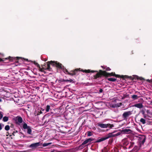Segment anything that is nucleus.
I'll use <instances>...</instances> for the list:
<instances>
[{"mask_svg":"<svg viewBox=\"0 0 152 152\" xmlns=\"http://www.w3.org/2000/svg\"><path fill=\"white\" fill-rule=\"evenodd\" d=\"M115 75V72H112L110 73L107 72L105 71H103L102 70H99L98 72L96 73V74L94 75V79H96L98 78H101L102 77H104L105 78L112 76Z\"/></svg>","mask_w":152,"mask_h":152,"instance_id":"nucleus-1","label":"nucleus"},{"mask_svg":"<svg viewBox=\"0 0 152 152\" xmlns=\"http://www.w3.org/2000/svg\"><path fill=\"white\" fill-rule=\"evenodd\" d=\"M8 59L9 60V61L10 62L15 61V62H18V61H19L20 59H21L22 61L24 60H26V61H28V59H25L22 57H12L9 56L8 57L3 58H0V62L1 61H4Z\"/></svg>","mask_w":152,"mask_h":152,"instance_id":"nucleus-2","label":"nucleus"},{"mask_svg":"<svg viewBox=\"0 0 152 152\" xmlns=\"http://www.w3.org/2000/svg\"><path fill=\"white\" fill-rule=\"evenodd\" d=\"M53 112L52 111V110L50 108V107L48 105V118H49V120H48V129H50V128H49V127L51 128L53 126V125H54L53 124L54 120L52 118V116L53 115H52L51 116L49 117L51 115H49V114L51 113L52 114H53Z\"/></svg>","mask_w":152,"mask_h":152,"instance_id":"nucleus-3","label":"nucleus"},{"mask_svg":"<svg viewBox=\"0 0 152 152\" xmlns=\"http://www.w3.org/2000/svg\"><path fill=\"white\" fill-rule=\"evenodd\" d=\"M113 133H109L108 134H107L104 137H102L99 139H98L95 142H100L110 138L114 137L115 136H117L120 134V133H118L115 134H113Z\"/></svg>","mask_w":152,"mask_h":152,"instance_id":"nucleus-4","label":"nucleus"},{"mask_svg":"<svg viewBox=\"0 0 152 152\" xmlns=\"http://www.w3.org/2000/svg\"><path fill=\"white\" fill-rule=\"evenodd\" d=\"M98 126L102 128H112L114 127V125L109 123L104 124L102 123H98Z\"/></svg>","mask_w":152,"mask_h":152,"instance_id":"nucleus-5","label":"nucleus"},{"mask_svg":"<svg viewBox=\"0 0 152 152\" xmlns=\"http://www.w3.org/2000/svg\"><path fill=\"white\" fill-rule=\"evenodd\" d=\"M132 114V111H128L122 114V117L124 120H127L128 118Z\"/></svg>","mask_w":152,"mask_h":152,"instance_id":"nucleus-6","label":"nucleus"},{"mask_svg":"<svg viewBox=\"0 0 152 152\" xmlns=\"http://www.w3.org/2000/svg\"><path fill=\"white\" fill-rule=\"evenodd\" d=\"M94 140V139L92 138H89L86 139L82 143L81 145L79 146V148H84V145H86L88 142H90L92 141H93Z\"/></svg>","mask_w":152,"mask_h":152,"instance_id":"nucleus-7","label":"nucleus"},{"mask_svg":"<svg viewBox=\"0 0 152 152\" xmlns=\"http://www.w3.org/2000/svg\"><path fill=\"white\" fill-rule=\"evenodd\" d=\"M56 62V61H48V70L50 71L51 69L50 67V65L53 67H55Z\"/></svg>","mask_w":152,"mask_h":152,"instance_id":"nucleus-8","label":"nucleus"},{"mask_svg":"<svg viewBox=\"0 0 152 152\" xmlns=\"http://www.w3.org/2000/svg\"><path fill=\"white\" fill-rule=\"evenodd\" d=\"M33 62L34 64L39 68V69L40 71L42 72H44L45 73H46L45 70L48 69V67L46 69H44V68L42 66V68L40 67L39 64L38 63H37L36 61H34Z\"/></svg>","mask_w":152,"mask_h":152,"instance_id":"nucleus-9","label":"nucleus"},{"mask_svg":"<svg viewBox=\"0 0 152 152\" xmlns=\"http://www.w3.org/2000/svg\"><path fill=\"white\" fill-rule=\"evenodd\" d=\"M14 120L17 124L21 123L23 122V119L20 116H17L14 118Z\"/></svg>","mask_w":152,"mask_h":152,"instance_id":"nucleus-10","label":"nucleus"},{"mask_svg":"<svg viewBox=\"0 0 152 152\" xmlns=\"http://www.w3.org/2000/svg\"><path fill=\"white\" fill-rule=\"evenodd\" d=\"M41 143L39 142H37L35 143H32L31 144L29 147L31 148H34L40 146Z\"/></svg>","mask_w":152,"mask_h":152,"instance_id":"nucleus-11","label":"nucleus"},{"mask_svg":"<svg viewBox=\"0 0 152 152\" xmlns=\"http://www.w3.org/2000/svg\"><path fill=\"white\" fill-rule=\"evenodd\" d=\"M78 71V69H75L73 71H71L70 72H69L68 74L72 76L75 75L76 74Z\"/></svg>","mask_w":152,"mask_h":152,"instance_id":"nucleus-12","label":"nucleus"},{"mask_svg":"<svg viewBox=\"0 0 152 152\" xmlns=\"http://www.w3.org/2000/svg\"><path fill=\"white\" fill-rule=\"evenodd\" d=\"M81 71L83 72H85L86 73H89L90 72H92V73H94L95 72H96L97 73V72H98L99 71H95V70H91L90 69H85V70H82Z\"/></svg>","mask_w":152,"mask_h":152,"instance_id":"nucleus-13","label":"nucleus"},{"mask_svg":"<svg viewBox=\"0 0 152 152\" xmlns=\"http://www.w3.org/2000/svg\"><path fill=\"white\" fill-rule=\"evenodd\" d=\"M53 76L54 75H52L51 73H49L48 75V79H49V81H52L56 79L55 77Z\"/></svg>","mask_w":152,"mask_h":152,"instance_id":"nucleus-14","label":"nucleus"},{"mask_svg":"<svg viewBox=\"0 0 152 152\" xmlns=\"http://www.w3.org/2000/svg\"><path fill=\"white\" fill-rule=\"evenodd\" d=\"M55 67L57 68V69H62V67H64L63 66H62V64L59 62H58L57 61L56 62Z\"/></svg>","mask_w":152,"mask_h":152,"instance_id":"nucleus-15","label":"nucleus"},{"mask_svg":"<svg viewBox=\"0 0 152 152\" xmlns=\"http://www.w3.org/2000/svg\"><path fill=\"white\" fill-rule=\"evenodd\" d=\"M133 106L140 109L142 108L143 107V106L142 103H139L135 104H134Z\"/></svg>","mask_w":152,"mask_h":152,"instance_id":"nucleus-16","label":"nucleus"},{"mask_svg":"<svg viewBox=\"0 0 152 152\" xmlns=\"http://www.w3.org/2000/svg\"><path fill=\"white\" fill-rule=\"evenodd\" d=\"M122 104L121 103H120L119 104H112L110 105V107L113 108H115L117 107H120Z\"/></svg>","mask_w":152,"mask_h":152,"instance_id":"nucleus-17","label":"nucleus"},{"mask_svg":"<svg viewBox=\"0 0 152 152\" xmlns=\"http://www.w3.org/2000/svg\"><path fill=\"white\" fill-rule=\"evenodd\" d=\"M146 112L147 113V116L150 118H152V112L148 110H147Z\"/></svg>","mask_w":152,"mask_h":152,"instance_id":"nucleus-18","label":"nucleus"},{"mask_svg":"<svg viewBox=\"0 0 152 152\" xmlns=\"http://www.w3.org/2000/svg\"><path fill=\"white\" fill-rule=\"evenodd\" d=\"M115 76L116 77L118 78H126V77H128V76L126 75H116L115 74Z\"/></svg>","mask_w":152,"mask_h":152,"instance_id":"nucleus-19","label":"nucleus"},{"mask_svg":"<svg viewBox=\"0 0 152 152\" xmlns=\"http://www.w3.org/2000/svg\"><path fill=\"white\" fill-rule=\"evenodd\" d=\"M59 81L60 82H71L73 81V80L71 79H69V80H65L64 79H61L59 80Z\"/></svg>","mask_w":152,"mask_h":152,"instance_id":"nucleus-20","label":"nucleus"},{"mask_svg":"<svg viewBox=\"0 0 152 152\" xmlns=\"http://www.w3.org/2000/svg\"><path fill=\"white\" fill-rule=\"evenodd\" d=\"M122 131L125 133H127L130 132L132 131L129 129H123Z\"/></svg>","mask_w":152,"mask_h":152,"instance_id":"nucleus-21","label":"nucleus"},{"mask_svg":"<svg viewBox=\"0 0 152 152\" xmlns=\"http://www.w3.org/2000/svg\"><path fill=\"white\" fill-rule=\"evenodd\" d=\"M26 129H27V133L29 134H31L32 131L31 127L28 126Z\"/></svg>","mask_w":152,"mask_h":152,"instance_id":"nucleus-22","label":"nucleus"},{"mask_svg":"<svg viewBox=\"0 0 152 152\" xmlns=\"http://www.w3.org/2000/svg\"><path fill=\"white\" fill-rule=\"evenodd\" d=\"M116 78H107V80L109 81H112V82H115L116 80Z\"/></svg>","mask_w":152,"mask_h":152,"instance_id":"nucleus-23","label":"nucleus"},{"mask_svg":"<svg viewBox=\"0 0 152 152\" xmlns=\"http://www.w3.org/2000/svg\"><path fill=\"white\" fill-rule=\"evenodd\" d=\"M132 97L133 100H135L137 99L139 97L137 95H133L132 96Z\"/></svg>","mask_w":152,"mask_h":152,"instance_id":"nucleus-24","label":"nucleus"},{"mask_svg":"<svg viewBox=\"0 0 152 152\" xmlns=\"http://www.w3.org/2000/svg\"><path fill=\"white\" fill-rule=\"evenodd\" d=\"M135 77H136V78L137 80H145V79L144 78L142 77H138L137 76H136Z\"/></svg>","mask_w":152,"mask_h":152,"instance_id":"nucleus-25","label":"nucleus"},{"mask_svg":"<svg viewBox=\"0 0 152 152\" xmlns=\"http://www.w3.org/2000/svg\"><path fill=\"white\" fill-rule=\"evenodd\" d=\"M8 117L7 116H4L3 118V121L4 122H7L8 120Z\"/></svg>","mask_w":152,"mask_h":152,"instance_id":"nucleus-26","label":"nucleus"},{"mask_svg":"<svg viewBox=\"0 0 152 152\" xmlns=\"http://www.w3.org/2000/svg\"><path fill=\"white\" fill-rule=\"evenodd\" d=\"M140 121L143 124H145L146 123L145 120L143 118H141L140 120Z\"/></svg>","mask_w":152,"mask_h":152,"instance_id":"nucleus-27","label":"nucleus"},{"mask_svg":"<svg viewBox=\"0 0 152 152\" xmlns=\"http://www.w3.org/2000/svg\"><path fill=\"white\" fill-rule=\"evenodd\" d=\"M29 126H27V125L26 124V123H24L23 125V128L24 129H27L28 127Z\"/></svg>","mask_w":152,"mask_h":152,"instance_id":"nucleus-28","label":"nucleus"},{"mask_svg":"<svg viewBox=\"0 0 152 152\" xmlns=\"http://www.w3.org/2000/svg\"><path fill=\"white\" fill-rule=\"evenodd\" d=\"M18 132V131L17 130H15L12 133H10L11 134L10 135V136H11L12 135L14 136H15V134L16 133H17Z\"/></svg>","mask_w":152,"mask_h":152,"instance_id":"nucleus-29","label":"nucleus"},{"mask_svg":"<svg viewBox=\"0 0 152 152\" xmlns=\"http://www.w3.org/2000/svg\"><path fill=\"white\" fill-rule=\"evenodd\" d=\"M5 129L6 131H8L10 129V126L8 125L6 126L5 127Z\"/></svg>","mask_w":152,"mask_h":152,"instance_id":"nucleus-30","label":"nucleus"},{"mask_svg":"<svg viewBox=\"0 0 152 152\" xmlns=\"http://www.w3.org/2000/svg\"><path fill=\"white\" fill-rule=\"evenodd\" d=\"M134 143L133 142H130V146L129 147V148L130 149V148H131L132 147H133L134 145Z\"/></svg>","mask_w":152,"mask_h":152,"instance_id":"nucleus-31","label":"nucleus"},{"mask_svg":"<svg viewBox=\"0 0 152 152\" xmlns=\"http://www.w3.org/2000/svg\"><path fill=\"white\" fill-rule=\"evenodd\" d=\"M93 135L92 133L90 131L87 132V135L88 136H90Z\"/></svg>","mask_w":152,"mask_h":152,"instance_id":"nucleus-32","label":"nucleus"},{"mask_svg":"<svg viewBox=\"0 0 152 152\" xmlns=\"http://www.w3.org/2000/svg\"><path fill=\"white\" fill-rule=\"evenodd\" d=\"M3 115L2 113L1 112H0V120L3 117Z\"/></svg>","mask_w":152,"mask_h":152,"instance_id":"nucleus-33","label":"nucleus"},{"mask_svg":"<svg viewBox=\"0 0 152 152\" xmlns=\"http://www.w3.org/2000/svg\"><path fill=\"white\" fill-rule=\"evenodd\" d=\"M48 152H57V151L54 149H52L51 150H48Z\"/></svg>","mask_w":152,"mask_h":152,"instance_id":"nucleus-34","label":"nucleus"},{"mask_svg":"<svg viewBox=\"0 0 152 152\" xmlns=\"http://www.w3.org/2000/svg\"><path fill=\"white\" fill-rule=\"evenodd\" d=\"M64 72L66 74H68L69 72L66 69L64 70Z\"/></svg>","mask_w":152,"mask_h":152,"instance_id":"nucleus-35","label":"nucleus"},{"mask_svg":"<svg viewBox=\"0 0 152 152\" xmlns=\"http://www.w3.org/2000/svg\"><path fill=\"white\" fill-rule=\"evenodd\" d=\"M111 70V69H110L109 67H107L106 69H105V71H110Z\"/></svg>","mask_w":152,"mask_h":152,"instance_id":"nucleus-36","label":"nucleus"},{"mask_svg":"<svg viewBox=\"0 0 152 152\" xmlns=\"http://www.w3.org/2000/svg\"><path fill=\"white\" fill-rule=\"evenodd\" d=\"M103 90L102 88H99V93H101L103 92Z\"/></svg>","mask_w":152,"mask_h":152,"instance_id":"nucleus-37","label":"nucleus"},{"mask_svg":"<svg viewBox=\"0 0 152 152\" xmlns=\"http://www.w3.org/2000/svg\"><path fill=\"white\" fill-rule=\"evenodd\" d=\"M145 140H146V138H144V139L142 141V144H143L144 143V142H145Z\"/></svg>","mask_w":152,"mask_h":152,"instance_id":"nucleus-38","label":"nucleus"},{"mask_svg":"<svg viewBox=\"0 0 152 152\" xmlns=\"http://www.w3.org/2000/svg\"><path fill=\"white\" fill-rule=\"evenodd\" d=\"M20 133L23 136H21V137H23V138H24L25 137H26V136H25L23 133L22 132H20Z\"/></svg>","mask_w":152,"mask_h":152,"instance_id":"nucleus-39","label":"nucleus"},{"mask_svg":"<svg viewBox=\"0 0 152 152\" xmlns=\"http://www.w3.org/2000/svg\"><path fill=\"white\" fill-rule=\"evenodd\" d=\"M141 112L143 115L145 114V111L144 110H142L141 111Z\"/></svg>","mask_w":152,"mask_h":152,"instance_id":"nucleus-40","label":"nucleus"},{"mask_svg":"<svg viewBox=\"0 0 152 152\" xmlns=\"http://www.w3.org/2000/svg\"><path fill=\"white\" fill-rule=\"evenodd\" d=\"M43 146L44 147L48 146V143H45L43 144Z\"/></svg>","mask_w":152,"mask_h":152,"instance_id":"nucleus-41","label":"nucleus"},{"mask_svg":"<svg viewBox=\"0 0 152 152\" xmlns=\"http://www.w3.org/2000/svg\"><path fill=\"white\" fill-rule=\"evenodd\" d=\"M14 126V125L13 124H11V125L10 126V127L12 128H13Z\"/></svg>","mask_w":152,"mask_h":152,"instance_id":"nucleus-42","label":"nucleus"},{"mask_svg":"<svg viewBox=\"0 0 152 152\" xmlns=\"http://www.w3.org/2000/svg\"><path fill=\"white\" fill-rule=\"evenodd\" d=\"M51 144V143H50V142H48V149L50 148V147H49V146H50V145Z\"/></svg>","mask_w":152,"mask_h":152,"instance_id":"nucleus-43","label":"nucleus"},{"mask_svg":"<svg viewBox=\"0 0 152 152\" xmlns=\"http://www.w3.org/2000/svg\"><path fill=\"white\" fill-rule=\"evenodd\" d=\"M2 129V124L1 123H0V131Z\"/></svg>","mask_w":152,"mask_h":152,"instance_id":"nucleus-44","label":"nucleus"},{"mask_svg":"<svg viewBox=\"0 0 152 152\" xmlns=\"http://www.w3.org/2000/svg\"><path fill=\"white\" fill-rule=\"evenodd\" d=\"M143 115V117L145 118H146L147 116V115L145 114V115Z\"/></svg>","mask_w":152,"mask_h":152,"instance_id":"nucleus-45","label":"nucleus"},{"mask_svg":"<svg viewBox=\"0 0 152 152\" xmlns=\"http://www.w3.org/2000/svg\"><path fill=\"white\" fill-rule=\"evenodd\" d=\"M46 111L47 112L48 111V105H47L46 107Z\"/></svg>","mask_w":152,"mask_h":152,"instance_id":"nucleus-46","label":"nucleus"},{"mask_svg":"<svg viewBox=\"0 0 152 152\" xmlns=\"http://www.w3.org/2000/svg\"><path fill=\"white\" fill-rule=\"evenodd\" d=\"M146 81H147V82H151V80H149V79L147 80Z\"/></svg>","mask_w":152,"mask_h":152,"instance_id":"nucleus-47","label":"nucleus"},{"mask_svg":"<svg viewBox=\"0 0 152 152\" xmlns=\"http://www.w3.org/2000/svg\"><path fill=\"white\" fill-rule=\"evenodd\" d=\"M28 151H20V152H28Z\"/></svg>","mask_w":152,"mask_h":152,"instance_id":"nucleus-48","label":"nucleus"},{"mask_svg":"<svg viewBox=\"0 0 152 152\" xmlns=\"http://www.w3.org/2000/svg\"><path fill=\"white\" fill-rule=\"evenodd\" d=\"M137 146H135L133 149H137Z\"/></svg>","mask_w":152,"mask_h":152,"instance_id":"nucleus-49","label":"nucleus"},{"mask_svg":"<svg viewBox=\"0 0 152 152\" xmlns=\"http://www.w3.org/2000/svg\"><path fill=\"white\" fill-rule=\"evenodd\" d=\"M133 51H131V53H130L131 54H133Z\"/></svg>","mask_w":152,"mask_h":152,"instance_id":"nucleus-50","label":"nucleus"},{"mask_svg":"<svg viewBox=\"0 0 152 152\" xmlns=\"http://www.w3.org/2000/svg\"><path fill=\"white\" fill-rule=\"evenodd\" d=\"M101 67L104 69L105 68H104V67L103 66H102Z\"/></svg>","mask_w":152,"mask_h":152,"instance_id":"nucleus-51","label":"nucleus"},{"mask_svg":"<svg viewBox=\"0 0 152 152\" xmlns=\"http://www.w3.org/2000/svg\"><path fill=\"white\" fill-rule=\"evenodd\" d=\"M2 101V100L0 98V102H1Z\"/></svg>","mask_w":152,"mask_h":152,"instance_id":"nucleus-52","label":"nucleus"},{"mask_svg":"<svg viewBox=\"0 0 152 152\" xmlns=\"http://www.w3.org/2000/svg\"><path fill=\"white\" fill-rule=\"evenodd\" d=\"M52 146H53V147H54L55 145H52Z\"/></svg>","mask_w":152,"mask_h":152,"instance_id":"nucleus-53","label":"nucleus"},{"mask_svg":"<svg viewBox=\"0 0 152 152\" xmlns=\"http://www.w3.org/2000/svg\"><path fill=\"white\" fill-rule=\"evenodd\" d=\"M136 93H140V92H136Z\"/></svg>","mask_w":152,"mask_h":152,"instance_id":"nucleus-54","label":"nucleus"},{"mask_svg":"<svg viewBox=\"0 0 152 152\" xmlns=\"http://www.w3.org/2000/svg\"><path fill=\"white\" fill-rule=\"evenodd\" d=\"M113 142V140H111V142Z\"/></svg>","mask_w":152,"mask_h":152,"instance_id":"nucleus-55","label":"nucleus"},{"mask_svg":"<svg viewBox=\"0 0 152 152\" xmlns=\"http://www.w3.org/2000/svg\"><path fill=\"white\" fill-rule=\"evenodd\" d=\"M46 63L47 64V66H48V62H46Z\"/></svg>","mask_w":152,"mask_h":152,"instance_id":"nucleus-56","label":"nucleus"},{"mask_svg":"<svg viewBox=\"0 0 152 152\" xmlns=\"http://www.w3.org/2000/svg\"><path fill=\"white\" fill-rule=\"evenodd\" d=\"M3 126H4V125L3 124H2Z\"/></svg>","mask_w":152,"mask_h":152,"instance_id":"nucleus-57","label":"nucleus"},{"mask_svg":"<svg viewBox=\"0 0 152 152\" xmlns=\"http://www.w3.org/2000/svg\"><path fill=\"white\" fill-rule=\"evenodd\" d=\"M46 116V115H45L44 116V117H45Z\"/></svg>","mask_w":152,"mask_h":152,"instance_id":"nucleus-58","label":"nucleus"},{"mask_svg":"<svg viewBox=\"0 0 152 152\" xmlns=\"http://www.w3.org/2000/svg\"><path fill=\"white\" fill-rule=\"evenodd\" d=\"M127 144H128V143H127V144L126 145H127Z\"/></svg>","mask_w":152,"mask_h":152,"instance_id":"nucleus-59","label":"nucleus"}]
</instances>
